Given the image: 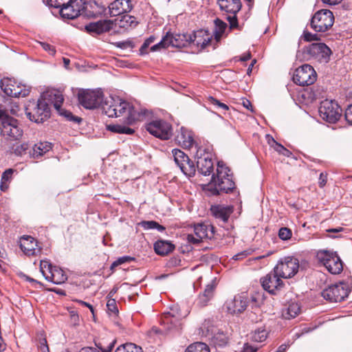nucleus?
Here are the masks:
<instances>
[{
    "label": "nucleus",
    "instance_id": "obj_1",
    "mask_svg": "<svg viewBox=\"0 0 352 352\" xmlns=\"http://www.w3.org/2000/svg\"><path fill=\"white\" fill-rule=\"evenodd\" d=\"M103 113L109 118L124 117L126 124H133L141 120L145 116V111H138L129 102L119 97H109L102 104Z\"/></svg>",
    "mask_w": 352,
    "mask_h": 352
},
{
    "label": "nucleus",
    "instance_id": "obj_2",
    "mask_svg": "<svg viewBox=\"0 0 352 352\" xmlns=\"http://www.w3.org/2000/svg\"><path fill=\"white\" fill-rule=\"evenodd\" d=\"M230 170L222 162H218L216 175H213L211 182L207 186V190L213 195L221 193H229L235 188Z\"/></svg>",
    "mask_w": 352,
    "mask_h": 352
},
{
    "label": "nucleus",
    "instance_id": "obj_3",
    "mask_svg": "<svg viewBox=\"0 0 352 352\" xmlns=\"http://www.w3.org/2000/svg\"><path fill=\"white\" fill-rule=\"evenodd\" d=\"M316 258L332 274H339L343 270V263L336 252L320 250L317 251Z\"/></svg>",
    "mask_w": 352,
    "mask_h": 352
},
{
    "label": "nucleus",
    "instance_id": "obj_4",
    "mask_svg": "<svg viewBox=\"0 0 352 352\" xmlns=\"http://www.w3.org/2000/svg\"><path fill=\"white\" fill-rule=\"evenodd\" d=\"M191 37L187 34H171L167 32L162 40L151 47V51L156 52L169 46L182 48L190 45Z\"/></svg>",
    "mask_w": 352,
    "mask_h": 352
},
{
    "label": "nucleus",
    "instance_id": "obj_5",
    "mask_svg": "<svg viewBox=\"0 0 352 352\" xmlns=\"http://www.w3.org/2000/svg\"><path fill=\"white\" fill-rule=\"evenodd\" d=\"M27 117L36 123H43L50 116V109L45 99L40 98L36 103L29 104L25 109Z\"/></svg>",
    "mask_w": 352,
    "mask_h": 352
},
{
    "label": "nucleus",
    "instance_id": "obj_6",
    "mask_svg": "<svg viewBox=\"0 0 352 352\" xmlns=\"http://www.w3.org/2000/svg\"><path fill=\"white\" fill-rule=\"evenodd\" d=\"M334 16L333 12L327 9L317 11L311 17L310 26L316 32H325L333 25Z\"/></svg>",
    "mask_w": 352,
    "mask_h": 352
},
{
    "label": "nucleus",
    "instance_id": "obj_7",
    "mask_svg": "<svg viewBox=\"0 0 352 352\" xmlns=\"http://www.w3.org/2000/svg\"><path fill=\"white\" fill-rule=\"evenodd\" d=\"M305 58H314L320 63H328L332 54L331 49L323 43H314L303 48Z\"/></svg>",
    "mask_w": 352,
    "mask_h": 352
},
{
    "label": "nucleus",
    "instance_id": "obj_8",
    "mask_svg": "<svg viewBox=\"0 0 352 352\" xmlns=\"http://www.w3.org/2000/svg\"><path fill=\"white\" fill-rule=\"evenodd\" d=\"M342 110L333 100L326 99L320 102L319 114L320 118L329 123H336L342 116Z\"/></svg>",
    "mask_w": 352,
    "mask_h": 352
},
{
    "label": "nucleus",
    "instance_id": "obj_9",
    "mask_svg": "<svg viewBox=\"0 0 352 352\" xmlns=\"http://www.w3.org/2000/svg\"><path fill=\"white\" fill-rule=\"evenodd\" d=\"M0 87L5 94L12 98H23L28 96L30 92L29 87L17 82L15 79L10 78L1 79Z\"/></svg>",
    "mask_w": 352,
    "mask_h": 352
},
{
    "label": "nucleus",
    "instance_id": "obj_10",
    "mask_svg": "<svg viewBox=\"0 0 352 352\" xmlns=\"http://www.w3.org/2000/svg\"><path fill=\"white\" fill-rule=\"evenodd\" d=\"M350 292L351 289L347 283L340 282L329 285L322 292L321 295L330 302H338L344 300Z\"/></svg>",
    "mask_w": 352,
    "mask_h": 352
},
{
    "label": "nucleus",
    "instance_id": "obj_11",
    "mask_svg": "<svg viewBox=\"0 0 352 352\" xmlns=\"http://www.w3.org/2000/svg\"><path fill=\"white\" fill-rule=\"evenodd\" d=\"M145 129L150 134L163 140L170 139L173 135L171 124L162 119L146 124Z\"/></svg>",
    "mask_w": 352,
    "mask_h": 352
},
{
    "label": "nucleus",
    "instance_id": "obj_12",
    "mask_svg": "<svg viewBox=\"0 0 352 352\" xmlns=\"http://www.w3.org/2000/svg\"><path fill=\"white\" fill-rule=\"evenodd\" d=\"M299 261L294 256H286L280 259L274 270L283 278H289L298 271Z\"/></svg>",
    "mask_w": 352,
    "mask_h": 352
},
{
    "label": "nucleus",
    "instance_id": "obj_13",
    "mask_svg": "<svg viewBox=\"0 0 352 352\" xmlns=\"http://www.w3.org/2000/svg\"><path fill=\"white\" fill-rule=\"evenodd\" d=\"M317 74L314 69L305 64L297 68L293 74V81L299 86H309L315 82Z\"/></svg>",
    "mask_w": 352,
    "mask_h": 352
},
{
    "label": "nucleus",
    "instance_id": "obj_14",
    "mask_svg": "<svg viewBox=\"0 0 352 352\" xmlns=\"http://www.w3.org/2000/svg\"><path fill=\"white\" fill-rule=\"evenodd\" d=\"M79 103L85 109H95L102 106L103 95L99 91L82 90L78 94Z\"/></svg>",
    "mask_w": 352,
    "mask_h": 352
},
{
    "label": "nucleus",
    "instance_id": "obj_15",
    "mask_svg": "<svg viewBox=\"0 0 352 352\" xmlns=\"http://www.w3.org/2000/svg\"><path fill=\"white\" fill-rule=\"evenodd\" d=\"M197 168L198 171L206 176L210 175L213 171L214 164L212 154L204 147H199L196 152Z\"/></svg>",
    "mask_w": 352,
    "mask_h": 352
},
{
    "label": "nucleus",
    "instance_id": "obj_16",
    "mask_svg": "<svg viewBox=\"0 0 352 352\" xmlns=\"http://www.w3.org/2000/svg\"><path fill=\"white\" fill-rule=\"evenodd\" d=\"M220 9L227 13L232 14V16H227L230 23V28H238L239 23L236 18V13L241 9L242 3L241 0H218Z\"/></svg>",
    "mask_w": 352,
    "mask_h": 352
},
{
    "label": "nucleus",
    "instance_id": "obj_17",
    "mask_svg": "<svg viewBox=\"0 0 352 352\" xmlns=\"http://www.w3.org/2000/svg\"><path fill=\"white\" fill-rule=\"evenodd\" d=\"M49 100L53 103L54 108L58 111V113L66 118L67 120L74 123L80 124L82 119L78 116L73 115V113L67 110L61 108L64 101L63 94L58 91H53L47 94Z\"/></svg>",
    "mask_w": 352,
    "mask_h": 352
},
{
    "label": "nucleus",
    "instance_id": "obj_18",
    "mask_svg": "<svg viewBox=\"0 0 352 352\" xmlns=\"http://www.w3.org/2000/svg\"><path fill=\"white\" fill-rule=\"evenodd\" d=\"M195 234H188V242L198 244L204 239H212L214 236V228L210 224L198 223L194 226Z\"/></svg>",
    "mask_w": 352,
    "mask_h": 352
},
{
    "label": "nucleus",
    "instance_id": "obj_19",
    "mask_svg": "<svg viewBox=\"0 0 352 352\" xmlns=\"http://www.w3.org/2000/svg\"><path fill=\"white\" fill-rule=\"evenodd\" d=\"M248 303L249 299L247 294L242 293L234 296L232 299L228 300L225 306L230 314L239 315L247 309Z\"/></svg>",
    "mask_w": 352,
    "mask_h": 352
},
{
    "label": "nucleus",
    "instance_id": "obj_20",
    "mask_svg": "<svg viewBox=\"0 0 352 352\" xmlns=\"http://www.w3.org/2000/svg\"><path fill=\"white\" fill-rule=\"evenodd\" d=\"M282 277L274 272V270L261 278L263 288L271 294H276L284 286Z\"/></svg>",
    "mask_w": 352,
    "mask_h": 352
},
{
    "label": "nucleus",
    "instance_id": "obj_21",
    "mask_svg": "<svg viewBox=\"0 0 352 352\" xmlns=\"http://www.w3.org/2000/svg\"><path fill=\"white\" fill-rule=\"evenodd\" d=\"M83 0H67L66 4L59 10L61 17L67 19H74L82 15Z\"/></svg>",
    "mask_w": 352,
    "mask_h": 352
},
{
    "label": "nucleus",
    "instance_id": "obj_22",
    "mask_svg": "<svg viewBox=\"0 0 352 352\" xmlns=\"http://www.w3.org/2000/svg\"><path fill=\"white\" fill-rule=\"evenodd\" d=\"M105 11V6L98 3L94 0L83 1L82 15L87 18H97L103 14Z\"/></svg>",
    "mask_w": 352,
    "mask_h": 352
},
{
    "label": "nucleus",
    "instance_id": "obj_23",
    "mask_svg": "<svg viewBox=\"0 0 352 352\" xmlns=\"http://www.w3.org/2000/svg\"><path fill=\"white\" fill-rule=\"evenodd\" d=\"M108 8L110 16H116L131 12L133 5L131 0H115Z\"/></svg>",
    "mask_w": 352,
    "mask_h": 352
},
{
    "label": "nucleus",
    "instance_id": "obj_24",
    "mask_svg": "<svg viewBox=\"0 0 352 352\" xmlns=\"http://www.w3.org/2000/svg\"><path fill=\"white\" fill-rule=\"evenodd\" d=\"M113 25L111 20H100L86 25L85 30L92 35H100L110 31L113 28Z\"/></svg>",
    "mask_w": 352,
    "mask_h": 352
},
{
    "label": "nucleus",
    "instance_id": "obj_25",
    "mask_svg": "<svg viewBox=\"0 0 352 352\" xmlns=\"http://www.w3.org/2000/svg\"><path fill=\"white\" fill-rule=\"evenodd\" d=\"M175 142L184 148H190L195 142L192 131L181 127L176 133Z\"/></svg>",
    "mask_w": 352,
    "mask_h": 352
},
{
    "label": "nucleus",
    "instance_id": "obj_26",
    "mask_svg": "<svg viewBox=\"0 0 352 352\" xmlns=\"http://www.w3.org/2000/svg\"><path fill=\"white\" fill-rule=\"evenodd\" d=\"M190 44L200 47L201 49H204L210 45L212 37L208 30H204L195 31L192 34H190Z\"/></svg>",
    "mask_w": 352,
    "mask_h": 352
},
{
    "label": "nucleus",
    "instance_id": "obj_27",
    "mask_svg": "<svg viewBox=\"0 0 352 352\" xmlns=\"http://www.w3.org/2000/svg\"><path fill=\"white\" fill-rule=\"evenodd\" d=\"M161 325L166 331L178 330L181 325L180 318L170 312L164 313L161 318Z\"/></svg>",
    "mask_w": 352,
    "mask_h": 352
},
{
    "label": "nucleus",
    "instance_id": "obj_28",
    "mask_svg": "<svg viewBox=\"0 0 352 352\" xmlns=\"http://www.w3.org/2000/svg\"><path fill=\"white\" fill-rule=\"evenodd\" d=\"M22 251L28 256L36 255L39 252L37 250V241L30 236H23L20 241Z\"/></svg>",
    "mask_w": 352,
    "mask_h": 352
},
{
    "label": "nucleus",
    "instance_id": "obj_29",
    "mask_svg": "<svg viewBox=\"0 0 352 352\" xmlns=\"http://www.w3.org/2000/svg\"><path fill=\"white\" fill-rule=\"evenodd\" d=\"M210 211L216 219L226 223L228 221L231 213L232 212V208L229 206L224 207L218 205L212 206L210 208Z\"/></svg>",
    "mask_w": 352,
    "mask_h": 352
},
{
    "label": "nucleus",
    "instance_id": "obj_30",
    "mask_svg": "<svg viewBox=\"0 0 352 352\" xmlns=\"http://www.w3.org/2000/svg\"><path fill=\"white\" fill-rule=\"evenodd\" d=\"M301 311L300 305L297 302H289L282 310V316L285 320L296 318Z\"/></svg>",
    "mask_w": 352,
    "mask_h": 352
},
{
    "label": "nucleus",
    "instance_id": "obj_31",
    "mask_svg": "<svg viewBox=\"0 0 352 352\" xmlns=\"http://www.w3.org/2000/svg\"><path fill=\"white\" fill-rule=\"evenodd\" d=\"M52 148V144L50 142H39L35 144L29 151V156L33 158H38Z\"/></svg>",
    "mask_w": 352,
    "mask_h": 352
},
{
    "label": "nucleus",
    "instance_id": "obj_32",
    "mask_svg": "<svg viewBox=\"0 0 352 352\" xmlns=\"http://www.w3.org/2000/svg\"><path fill=\"white\" fill-rule=\"evenodd\" d=\"M215 285L212 283L206 285L203 294H199L197 303L200 307L207 305L208 302L212 298Z\"/></svg>",
    "mask_w": 352,
    "mask_h": 352
},
{
    "label": "nucleus",
    "instance_id": "obj_33",
    "mask_svg": "<svg viewBox=\"0 0 352 352\" xmlns=\"http://www.w3.org/2000/svg\"><path fill=\"white\" fill-rule=\"evenodd\" d=\"M175 249V245L170 241L158 240L154 243V250L157 254L165 256Z\"/></svg>",
    "mask_w": 352,
    "mask_h": 352
},
{
    "label": "nucleus",
    "instance_id": "obj_34",
    "mask_svg": "<svg viewBox=\"0 0 352 352\" xmlns=\"http://www.w3.org/2000/svg\"><path fill=\"white\" fill-rule=\"evenodd\" d=\"M67 279V275L63 270L54 266L50 275L46 276V280L54 284L60 285L65 283Z\"/></svg>",
    "mask_w": 352,
    "mask_h": 352
},
{
    "label": "nucleus",
    "instance_id": "obj_35",
    "mask_svg": "<svg viewBox=\"0 0 352 352\" xmlns=\"http://www.w3.org/2000/svg\"><path fill=\"white\" fill-rule=\"evenodd\" d=\"M116 342V340H109L107 338H102L94 341L96 346L100 352H111Z\"/></svg>",
    "mask_w": 352,
    "mask_h": 352
},
{
    "label": "nucleus",
    "instance_id": "obj_36",
    "mask_svg": "<svg viewBox=\"0 0 352 352\" xmlns=\"http://www.w3.org/2000/svg\"><path fill=\"white\" fill-rule=\"evenodd\" d=\"M129 125L130 124H126L124 122V124H110L106 125V129L114 133L131 135L134 133L135 131L134 129L129 127Z\"/></svg>",
    "mask_w": 352,
    "mask_h": 352
},
{
    "label": "nucleus",
    "instance_id": "obj_37",
    "mask_svg": "<svg viewBox=\"0 0 352 352\" xmlns=\"http://www.w3.org/2000/svg\"><path fill=\"white\" fill-rule=\"evenodd\" d=\"M212 342L216 347H223L225 346L229 340V337L227 333L223 331L219 330L217 332H212Z\"/></svg>",
    "mask_w": 352,
    "mask_h": 352
},
{
    "label": "nucleus",
    "instance_id": "obj_38",
    "mask_svg": "<svg viewBox=\"0 0 352 352\" xmlns=\"http://www.w3.org/2000/svg\"><path fill=\"white\" fill-rule=\"evenodd\" d=\"M182 173L188 177H192L195 175L196 172V166L194 162L190 160L189 157H187V160H185V162H182L178 166Z\"/></svg>",
    "mask_w": 352,
    "mask_h": 352
},
{
    "label": "nucleus",
    "instance_id": "obj_39",
    "mask_svg": "<svg viewBox=\"0 0 352 352\" xmlns=\"http://www.w3.org/2000/svg\"><path fill=\"white\" fill-rule=\"evenodd\" d=\"M138 24L136 18L129 14H124L121 19L118 20V25L120 28L128 29L129 28H135Z\"/></svg>",
    "mask_w": 352,
    "mask_h": 352
},
{
    "label": "nucleus",
    "instance_id": "obj_40",
    "mask_svg": "<svg viewBox=\"0 0 352 352\" xmlns=\"http://www.w3.org/2000/svg\"><path fill=\"white\" fill-rule=\"evenodd\" d=\"M268 143L270 144L271 147H272L274 150L279 154L286 157H290L292 155V153L290 151L284 147L282 144L276 142L272 137L268 140Z\"/></svg>",
    "mask_w": 352,
    "mask_h": 352
},
{
    "label": "nucleus",
    "instance_id": "obj_41",
    "mask_svg": "<svg viewBox=\"0 0 352 352\" xmlns=\"http://www.w3.org/2000/svg\"><path fill=\"white\" fill-rule=\"evenodd\" d=\"M268 332L265 327H260L252 333L251 339L254 342H262L266 340Z\"/></svg>",
    "mask_w": 352,
    "mask_h": 352
},
{
    "label": "nucleus",
    "instance_id": "obj_42",
    "mask_svg": "<svg viewBox=\"0 0 352 352\" xmlns=\"http://www.w3.org/2000/svg\"><path fill=\"white\" fill-rule=\"evenodd\" d=\"M115 352H143L140 346L132 342H127L120 345Z\"/></svg>",
    "mask_w": 352,
    "mask_h": 352
},
{
    "label": "nucleus",
    "instance_id": "obj_43",
    "mask_svg": "<svg viewBox=\"0 0 352 352\" xmlns=\"http://www.w3.org/2000/svg\"><path fill=\"white\" fill-rule=\"evenodd\" d=\"M12 153L17 156H23L29 154L30 146L28 143L15 144L12 147Z\"/></svg>",
    "mask_w": 352,
    "mask_h": 352
},
{
    "label": "nucleus",
    "instance_id": "obj_44",
    "mask_svg": "<svg viewBox=\"0 0 352 352\" xmlns=\"http://www.w3.org/2000/svg\"><path fill=\"white\" fill-rule=\"evenodd\" d=\"M185 352H210L209 346L204 342H195L190 344Z\"/></svg>",
    "mask_w": 352,
    "mask_h": 352
},
{
    "label": "nucleus",
    "instance_id": "obj_45",
    "mask_svg": "<svg viewBox=\"0 0 352 352\" xmlns=\"http://www.w3.org/2000/svg\"><path fill=\"white\" fill-rule=\"evenodd\" d=\"M215 29H214V37L217 40L219 39L223 34L224 33L226 28L227 23L223 22L222 20L219 19H217L214 21Z\"/></svg>",
    "mask_w": 352,
    "mask_h": 352
},
{
    "label": "nucleus",
    "instance_id": "obj_46",
    "mask_svg": "<svg viewBox=\"0 0 352 352\" xmlns=\"http://www.w3.org/2000/svg\"><path fill=\"white\" fill-rule=\"evenodd\" d=\"M172 153L174 157V161L177 166L182 162H185V160H187V157H188L184 152L177 148L173 149Z\"/></svg>",
    "mask_w": 352,
    "mask_h": 352
},
{
    "label": "nucleus",
    "instance_id": "obj_47",
    "mask_svg": "<svg viewBox=\"0 0 352 352\" xmlns=\"http://www.w3.org/2000/svg\"><path fill=\"white\" fill-rule=\"evenodd\" d=\"M53 266L49 261H41L40 263V270L46 279V276L50 275L51 271L54 268Z\"/></svg>",
    "mask_w": 352,
    "mask_h": 352
},
{
    "label": "nucleus",
    "instance_id": "obj_48",
    "mask_svg": "<svg viewBox=\"0 0 352 352\" xmlns=\"http://www.w3.org/2000/svg\"><path fill=\"white\" fill-rule=\"evenodd\" d=\"M135 260V258L130 256H124L119 257L116 261L112 263L110 269L113 270L115 267L125 263H130Z\"/></svg>",
    "mask_w": 352,
    "mask_h": 352
},
{
    "label": "nucleus",
    "instance_id": "obj_49",
    "mask_svg": "<svg viewBox=\"0 0 352 352\" xmlns=\"http://www.w3.org/2000/svg\"><path fill=\"white\" fill-rule=\"evenodd\" d=\"M155 36L152 35L150 36L148 38H147L143 44L142 45L140 49V55H144L148 54L147 49L149 47L151 44H152L155 41Z\"/></svg>",
    "mask_w": 352,
    "mask_h": 352
},
{
    "label": "nucleus",
    "instance_id": "obj_50",
    "mask_svg": "<svg viewBox=\"0 0 352 352\" xmlns=\"http://www.w3.org/2000/svg\"><path fill=\"white\" fill-rule=\"evenodd\" d=\"M292 230L286 227H283L280 228L278 231V236L280 239L286 241L292 237Z\"/></svg>",
    "mask_w": 352,
    "mask_h": 352
},
{
    "label": "nucleus",
    "instance_id": "obj_51",
    "mask_svg": "<svg viewBox=\"0 0 352 352\" xmlns=\"http://www.w3.org/2000/svg\"><path fill=\"white\" fill-rule=\"evenodd\" d=\"M37 347L39 351L47 346V342L43 333H39L36 336Z\"/></svg>",
    "mask_w": 352,
    "mask_h": 352
},
{
    "label": "nucleus",
    "instance_id": "obj_52",
    "mask_svg": "<svg viewBox=\"0 0 352 352\" xmlns=\"http://www.w3.org/2000/svg\"><path fill=\"white\" fill-rule=\"evenodd\" d=\"M67 0H47V4L50 7L58 8L59 10L63 8L66 4Z\"/></svg>",
    "mask_w": 352,
    "mask_h": 352
},
{
    "label": "nucleus",
    "instance_id": "obj_53",
    "mask_svg": "<svg viewBox=\"0 0 352 352\" xmlns=\"http://www.w3.org/2000/svg\"><path fill=\"white\" fill-rule=\"evenodd\" d=\"M140 225L145 230L155 229L157 222L155 221H143L140 222Z\"/></svg>",
    "mask_w": 352,
    "mask_h": 352
},
{
    "label": "nucleus",
    "instance_id": "obj_54",
    "mask_svg": "<svg viewBox=\"0 0 352 352\" xmlns=\"http://www.w3.org/2000/svg\"><path fill=\"white\" fill-rule=\"evenodd\" d=\"M302 36L304 40L307 42L319 40V37L317 34H312L307 31H304Z\"/></svg>",
    "mask_w": 352,
    "mask_h": 352
},
{
    "label": "nucleus",
    "instance_id": "obj_55",
    "mask_svg": "<svg viewBox=\"0 0 352 352\" xmlns=\"http://www.w3.org/2000/svg\"><path fill=\"white\" fill-rule=\"evenodd\" d=\"M107 307L108 310L109 311H111V313L116 314V313L118 312V309L116 302L115 299H113V298L109 299L107 301Z\"/></svg>",
    "mask_w": 352,
    "mask_h": 352
},
{
    "label": "nucleus",
    "instance_id": "obj_56",
    "mask_svg": "<svg viewBox=\"0 0 352 352\" xmlns=\"http://www.w3.org/2000/svg\"><path fill=\"white\" fill-rule=\"evenodd\" d=\"M251 252H252V251L250 250H243V251L235 254L232 257V258L235 261L242 260V259L246 258L248 256H249L251 254Z\"/></svg>",
    "mask_w": 352,
    "mask_h": 352
},
{
    "label": "nucleus",
    "instance_id": "obj_57",
    "mask_svg": "<svg viewBox=\"0 0 352 352\" xmlns=\"http://www.w3.org/2000/svg\"><path fill=\"white\" fill-rule=\"evenodd\" d=\"M13 170L11 168L6 170L1 175V181L3 183H7L12 177Z\"/></svg>",
    "mask_w": 352,
    "mask_h": 352
},
{
    "label": "nucleus",
    "instance_id": "obj_58",
    "mask_svg": "<svg viewBox=\"0 0 352 352\" xmlns=\"http://www.w3.org/2000/svg\"><path fill=\"white\" fill-rule=\"evenodd\" d=\"M209 100L212 104L217 106V107L221 108L225 111L228 109L227 104L221 102L219 100L215 99L214 98L210 97Z\"/></svg>",
    "mask_w": 352,
    "mask_h": 352
},
{
    "label": "nucleus",
    "instance_id": "obj_59",
    "mask_svg": "<svg viewBox=\"0 0 352 352\" xmlns=\"http://www.w3.org/2000/svg\"><path fill=\"white\" fill-rule=\"evenodd\" d=\"M344 116L346 122L352 125V104L349 105L346 109Z\"/></svg>",
    "mask_w": 352,
    "mask_h": 352
},
{
    "label": "nucleus",
    "instance_id": "obj_60",
    "mask_svg": "<svg viewBox=\"0 0 352 352\" xmlns=\"http://www.w3.org/2000/svg\"><path fill=\"white\" fill-rule=\"evenodd\" d=\"M41 45L42 46L43 49L47 52H49L51 55H54L56 54V50L55 47L53 45H51L49 43H41Z\"/></svg>",
    "mask_w": 352,
    "mask_h": 352
},
{
    "label": "nucleus",
    "instance_id": "obj_61",
    "mask_svg": "<svg viewBox=\"0 0 352 352\" xmlns=\"http://www.w3.org/2000/svg\"><path fill=\"white\" fill-rule=\"evenodd\" d=\"M327 182V174L326 173H321L319 176L318 185L320 188H323Z\"/></svg>",
    "mask_w": 352,
    "mask_h": 352
},
{
    "label": "nucleus",
    "instance_id": "obj_62",
    "mask_svg": "<svg viewBox=\"0 0 352 352\" xmlns=\"http://www.w3.org/2000/svg\"><path fill=\"white\" fill-rule=\"evenodd\" d=\"M117 46L121 48H127V47H133V44L131 41H124L119 42L117 44Z\"/></svg>",
    "mask_w": 352,
    "mask_h": 352
},
{
    "label": "nucleus",
    "instance_id": "obj_63",
    "mask_svg": "<svg viewBox=\"0 0 352 352\" xmlns=\"http://www.w3.org/2000/svg\"><path fill=\"white\" fill-rule=\"evenodd\" d=\"M257 351V348H254L248 344H245L241 352H256Z\"/></svg>",
    "mask_w": 352,
    "mask_h": 352
},
{
    "label": "nucleus",
    "instance_id": "obj_64",
    "mask_svg": "<svg viewBox=\"0 0 352 352\" xmlns=\"http://www.w3.org/2000/svg\"><path fill=\"white\" fill-rule=\"evenodd\" d=\"M79 352H100L97 349L90 346L83 347L82 348Z\"/></svg>",
    "mask_w": 352,
    "mask_h": 352
}]
</instances>
